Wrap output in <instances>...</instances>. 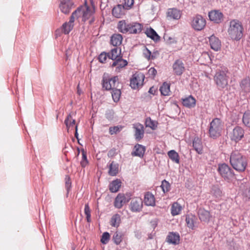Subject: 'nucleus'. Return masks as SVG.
<instances>
[{
	"mask_svg": "<svg viewBox=\"0 0 250 250\" xmlns=\"http://www.w3.org/2000/svg\"><path fill=\"white\" fill-rule=\"evenodd\" d=\"M122 182L121 180L116 179L110 183L109 185V189L112 193H115L118 191L121 188Z\"/></svg>",
	"mask_w": 250,
	"mask_h": 250,
	"instance_id": "obj_31",
	"label": "nucleus"
},
{
	"mask_svg": "<svg viewBox=\"0 0 250 250\" xmlns=\"http://www.w3.org/2000/svg\"><path fill=\"white\" fill-rule=\"evenodd\" d=\"M65 188L67 190V195L68 194L71 188V181L70 177L68 176H66L65 178Z\"/></svg>",
	"mask_w": 250,
	"mask_h": 250,
	"instance_id": "obj_52",
	"label": "nucleus"
},
{
	"mask_svg": "<svg viewBox=\"0 0 250 250\" xmlns=\"http://www.w3.org/2000/svg\"><path fill=\"white\" fill-rule=\"evenodd\" d=\"M145 33L146 34L147 37L150 38L155 42H157L160 40V37L151 27L147 28L146 30Z\"/></svg>",
	"mask_w": 250,
	"mask_h": 250,
	"instance_id": "obj_33",
	"label": "nucleus"
},
{
	"mask_svg": "<svg viewBox=\"0 0 250 250\" xmlns=\"http://www.w3.org/2000/svg\"><path fill=\"white\" fill-rule=\"evenodd\" d=\"M130 199V195L129 194H125L120 193L115 199L114 202V207L118 209H120L122 208L124 204L128 203Z\"/></svg>",
	"mask_w": 250,
	"mask_h": 250,
	"instance_id": "obj_8",
	"label": "nucleus"
},
{
	"mask_svg": "<svg viewBox=\"0 0 250 250\" xmlns=\"http://www.w3.org/2000/svg\"><path fill=\"white\" fill-rule=\"evenodd\" d=\"M209 19L216 23L221 22L223 20V14L219 10H212L208 13Z\"/></svg>",
	"mask_w": 250,
	"mask_h": 250,
	"instance_id": "obj_12",
	"label": "nucleus"
},
{
	"mask_svg": "<svg viewBox=\"0 0 250 250\" xmlns=\"http://www.w3.org/2000/svg\"><path fill=\"white\" fill-rule=\"evenodd\" d=\"M240 86L243 92L246 94L250 93V78L247 77L243 79Z\"/></svg>",
	"mask_w": 250,
	"mask_h": 250,
	"instance_id": "obj_29",
	"label": "nucleus"
},
{
	"mask_svg": "<svg viewBox=\"0 0 250 250\" xmlns=\"http://www.w3.org/2000/svg\"><path fill=\"white\" fill-rule=\"evenodd\" d=\"M167 16L173 20H179L181 16V13L180 10L176 8H170L168 10Z\"/></svg>",
	"mask_w": 250,
	"mask_h": 250,
	"instance_id": "obj_34",
	"label": "nucleus"
},
{
	"mask_svg": "<svg viewBox=\"0 0 250 250\" xmlns=\"http://www.w3.org/2000/svg\"><path fill=\"white\" fill-rule=\"evenodd\" d=\"M80 9H76L75 10L71 15L69 19V21L68 22V23L70 24L69 25V30H68V32H70L74 27V22L75 21V19L76 17H75V15L76 14L79 13Z\"/></svg>",
	"mask_w": 250,
	"mask_h": 250,
	"instance_id": "obj_43",
	"label": "nucleus"
},
{
	"mask_svg": "<svg viewBox=\"0 0 250 250\" xmlns=\"http://www.w3.org/2000/svg\"><path fill=\"white\" fill-rule=\"evenodd\" d=\"M229 163L232 167L239 172H244L248 165L246 157L238 150H233L230 153Z\"/></svg>",
	"mask_w": 250,
	"mask_h": 250,
	"instance_id": "obj_1",
	"label": "nucleus"
},
{
	"mask_svg": "<svg viewBox=\"0 0 250 250\" xmlns=\"http://www.w3.org/2000/svg\"><path fill=\"white\" fill-rule=\"evenodd\" d=\"M242 194L245 201L250 200V188L248 186H244V189H242Z\"/></svg>",
	"mask_w": 250,
	"mask_h": 250,
	"instance_id": "obj_42",
	"label": "nucleus"
},
{
	"mask_svg": "<svg viewBox=\"0 0 250 250\" xmlns=\"http://www.w3.org/2000/svg\"><path fill=\"white\" fill-rule=\"evenodd\" d=\"M131 22L125 20H122L118 22L117 28L119 32L123 34L127 33L129 31V28Z\"/></svg>",
	"mask_w": 250,
	"mask_h": 250,
	"instance_id": "obj_20",
	"label": "nucleus"
},
{
	"mask_svg": "<svg viewBox=\"0 0 250 250\" xmlns=\"http://www.w3.org/2000/svg\"><path fill=\"white\" fill-rule=\"evenodd\" d=\"M82 160L81 161V165L83 167H84L87 165L88 162L87 159L86 152L83 149L82 150Z\"/></svg>",
	"mask_w": 250,
	"mask_h": 250,
	"instance_id": "obj_48",
	"label": "nucleus"
},
{
	"mask_svg": "<svg viewBox=\"0 0 250 250\" xmlns=\"http://www.w3.org/2000/svg\"><path fill=\"white\" fill-rule=\"evenodd\" d=\"M133 127L135 129L134 137L135 140L139 141L144 137V127L141 124L137 123L133 125Z\"/></svg>",
	"mask_w": 250,
	"mask_h": 250,
	"instance_id": "obj_13",
	"label": "nucleus"
},
{
	"mask_svg": "<svg viewBox=\"0 0 250 250\" xmlns=\"http://www.w3.org/2000/svg\"><path fill=\"white\" fill-rule=\"evenodd\" d=\"M114 112L113 110H108L106 111L105 116L108 120H112L114 118Z\"/></svg>",
	"mask_w": 250,
	"mask_h": 250,
	"instance_id": "obj_56",
	"label": "nucleus"
},
{
	"mask_svg": "<svg viewBox=\"0 0 250 250\" xmlns=\"http://www.w3.org/2000/svg\"><path fill=\"white\" fill-rule=\"evenodd\" d=\"M167 155L171 160L177 164L180 162V158L178 153L174 150H171L167 153Z\"/></svg>",
	"mask_w": 250,
	"mask_h": 250,
	"instance_id": "obj_38",
	"label": "nucleus"
},
{
	"mask_svg": "<svg viewBox=\"0 0 250 250\" xmlns=\"http://www.w3.org/2000/svg\"><path fill=\"white\" fill-rule=\"evenodd\" d=\"M242 122L246 127L250 128V110H247L244 113Z\"/></svg>",
	"mask_w": 250,
	"mask_h": 250,
	"instance_id": "obj_40",
	"label": "nucleus"
},
{
	"mask_svg": "<svg viewBox=\"0 0 250 250\" xmlns=\"http://www.w3.org/2000/svg\"><path fill=\"white\" fill-rule=\"evenodd\" d=\"M142 29L143 25L142 24L137 22H131L129 28V30L127 33L138 34L141 32Z\"/></svg>",
	"mask_w": 250,
	"mask_h": 250,
	"instance_id": "obj_24",
	"label": "nucleus"
},
{
	"mask_svg": "<svg viewBox=\"0 0 250 250\" xmlns=\"http://www.w3.org/2000/svg\"><path fill=\"white\" fill-rule=\"evenodd\" d=\"M206 25V20L200 15L193 17L191 22V27L196 31L203 30Z\"/></svg>",
	"mask_w": 250,
	"mask_h": 250,
	"instance_id": "obj_6",
	"label": "nucleus"
},
{
	"mask_svg": "<svg viewBox=\"0 0 250 250\" xmlns=\"http://www.w3.org/2000/svg\"><path fill=\"white\" fill-rule=\"evenodd\" d=\"M110 83L112 85V88H116L118 87L119 83V78L118 76L110 77Z\"/></svg>",
	"mask_w": 250,
	"mask_h": 250,
	"instance_id": "obj_50",
	"label": "nucleus"
},
{
	"mask_svg": "<svg viewBox=\"0 0 250 250\" xmlns=\"http://www.w3.org/2000/svg\"><path fill=\"white\" fill-rule=\"evenodd\" d=\"M228 72L227 68L225 67L216 72L214 76V81L219 87L224 88L228 85V77L227 76Z\"/></svg>",
	"mask_w": 250,
	"mask_h": 250,
	"instance_id": "obj_4",
	"label": "nucleus"
},
{
	"mask_svg": "<svg viewBox=\"0 0 250 250\" xmlns=\"http://www.w3.org/2000/svg\"><path fill=\"white\" fill-rule=\"evenodd\" d=\"M141 98L143 101L147 102L151 100L152 96L150 95H149V94L148 92L145 93L143 95L141 96Z\"/></svg>",
	"mask_w": 250,
	"mask_h": 250,
	"instance_id": "obj_57",
	"label": "nucleus"
},
{
	"mask_svg": "<svg viewBox=\"0 0 250 250\" xmlns=\"http://www.w3.org/2000/svg\"><path fill=\"white\" fill-rule=\"evenodd\" d=\"M209 42L210 47L215 51H217L221 49V42L218 38L214 35H211L209 38Z\"/></svg>",
	"mask_w": 250,
	"mask_h": 250,
	"instance_id": "obj_16",
	"label": "nucleus"
},
{
	"mask_svg": "<svg viewBox=\"0 0 250 250\" xmlns=\"http://www.w3.org/2000/svg\"><path fill=\"white\" fill-rule=\"evenodd\" d=\"M180 241V235L177 232H169L167 237V241L169 244H178Z\"/></svg>",
	"mask_w": 250,
	"mask_h": 250,
	"instance_id": "obj_28",
	"label": "nucleus"
},
{
	"mask_svg": "<svg viewBox=\"0 0 250 250\" xmlns=\"http://www.w3.org/2000/svg\"><path fill=\"white\" fill-rule=\"evenodd\" d=\"M102 88L105 90L109 91L112 89L110 83V77L107 73H104L103 76L102 81Z\"/></svg>",
	"mask_w": 250,
	"mask_h": 250,
	"instance_id": "obj_19",
	"label": "nucleus"
},
{
	"mask_svg": "<svg viewBox=\"0 0 250 250\" xmlns=\"http://www.w3.org/2000/svg\"><path fill=\"white\" fill-rule=\"evenodd\" d=\"M217 170L221 176L227 182H230L234 177L233 170L226 163L219 164Z\"/></svg>",
	"mask_w": 250,
	"mask_h": 250,
	"instance_id": "obj_5",
	"label": "nucleus"
},
{
	"mask_svg": "<svg viewBox=\"0 0 250 250\" xmlns=\"http://www.w3.org/2000/svg\"><path fill=\"white\" fill-rule=\"evenodd\" d=\"M123 37L120 34H114L111 37L110 43L114 46L117 47L122 42Z\"/></svg>",
	"mask_w": 250,
	"mask_h": 250,
	"instance_id": "obj_35",
	"label": "nucleus"
},
{
	"mask_svg": "<svg viewBox=\"0 0 250 250\" xmlns=\"http://www.w3.org/2000/svg\"><path fill=\"white\" fill-rule=\"evenodd\" d=\"M146 126L149 127L152 129H155L156 127L154 121L152 120L150 117L146 119Z\"/></svg>",
	"mask_w": 250,
	"mask_h": 250,
	"instance_id": "obj_55",
	"label": "nucleus"
},
{
	"mask_svg": "<svg viewBox=\"0 0 250 250\" xmlns=\"http://www.w3.org/2000/svg\"><path fill=\"white\" fill-rule=\"evenodd\" d=\"M159 90L162 95L168 96L169 95L170 92V84L167 82L163 83L162 85L160 86Z\"/></svg>",
	"mask_w": 250,
	"mask_h": 250,
	"instance_id": "obj_36",
	"label": "nucleus"
},
{
	"mask_svg": "<svg viewBox=\"0 0 250 250\" xmlns=\"http://www.w3.org/2000/svg\"><path fill=\"white\" fill-rule=\"evenodd\" d=\"M145 76L142 73L133 74L130 81V86L133 89L141 87L143 84Z\"/></svg>",
	"mask_w": 250,
	"mask_h": 250,
	"instance_id": "obj_7",
	"label": "nucleus"
},
{
	"mask_svg": "<svg viewBox=\"0 0 250 250\" xmlns=\"http://www.w3.org/2000/svg\"><path fill=\"white\" fill-rule=\"evenodd\" d=\"M211 193L216 198H220L222 195V192L218 186H212L211 189Z\"/></svg>",
	"mask_w": 250,
	"mask_h": 250,
	"instance_id": "obj_41",
	"label": "nucleus"
},
{
	"mask_svg": "<svg viewBox=\"0 0 250 250\" xmlns=\"http://www.w3.org/2000/svg\"><path fill=\"white\" fill-rule=\"evenodd\" d=\"M148 93L149 94V95L151 94L153 96L157 95V94H158L157 88L156 87H154V86H151L149 89Z\"/></svg>",
	"mask_w": 250,
	"mask_h": 250,
	"instance_id": "obj_61",
	"label": "nucleus"
},
{
	"mask_svg": "<svg viewBox=\"0 0 250 250\" xmlns=\"http://www.w3.org/2000/svg\"><path fill=\"white\" fill-rule=\"evenodd\" d=\"M108 58L113 61L118 58L123 57L120 47H115L108 52Z\"/></svg>",
	"mask_w": 250,
	"mask_h": 250,
	"instance_id": "obj_22",
	"label": "nucleus"
},
{
	"mask_svg": "<svg viewBox=\"0 0 250 250\" xmlns=\"http://www.w3.org/2000/svg\"><path fill=\"white\" fill-rule=\"evenodd\" d=\"M244 130L239 126H236L233 128L232 132L229 134L230 139L236 142L241 140L244 137Z\"/></svg>",
	"mask_w": 250,
	"mask_h": 250,
	"instance_id": "obj_10",
	"label": "nucleus"
},
{
	"mask_svg": "<svg viewBox=\"0 0 250 250\" xmlns=\"http://www.w3.org/2000/svg\"><path fill=\"white\" fill-rule=\"evenodd\" d=\"M196 100L191 95L188 96L183 99V105L188 108H192L195 107L196 105Z\"/></svg>",
	"mask_w": 250,
	"mask_h": 250,
	"instance_id": "obj_27",
	"label": "nucleus"
},
{
	"mask_svg": "<svg viewBox=\"0 0 250 250\" xmlns=\"http://www.w3.org/2000/svg\"><path fill=\"white\" fill-rule=\"evenodd\" d=\"M108 174L111 176H116L119 172V164L114 161H111L109 164Z\"/></svg>",
	"mask_w": 250,
	"mask_h": 250,
	"instance_id": "obj_32",
	"label": "nucleus"
},
{
	"mask_svg": "<svg viewBox=\"0 0 250 250\" xmlns=\"http://www.w3.org/2000/svg\"><path fill=\"white\" fill-rule=\"evenodd\" d=\"M125 10L122 4H119L112 9V14L116 18H121L125 14Z\"/></svg>",
	"mask_w": 250,
	"mask_h": 250,
	"instance_id": "obj_17",
	"label": "nucleus"
},
{
	"mask_svg": "<svg viewBox=\"0 0 250 250\" xmlns=\"http://www.w3.org/2000/svg\"><path fill=\"white\" fill-rule=\"evenodd\" d=\"M84 211L85 215L91 214V210L88 203L85 204Z\"/></svg>",
	"mask_w": 250,
	"mask_h": 250,
	"instance_id": "obj_63",
	"label": "nucleus"
},
{
	"mask_svg": "<svg viewBox=\"0 0 250 250\" xmlns=\"http://www.w3.org/2000/svg\"><path fill=\"white\" fill-rule=\"evenodd\" d=\"M148 74L149 77L154 78L157 74V70L154 67H151L148 70Z\"/></svg>",
	"mask_w": 250,
	"mask_h": 250,
	"instance_id": "obj_60",
	"label": "nucleus"
},
{
	"mask_svg": "<svg viewBox=\"0 0 250 250\" xmlns=\"http://www.w3.org/2000/svg\"><path fill=\"white\" fill-rule=\"evenodd\" d=\"M123 127L121 125H117L110 127L109 128V132L110 135H113L120 132Z\"/></svg>",
	"mask_w": 250,
	"mask_h": 250,
	"instance_id": "obj_49",
	"label": "nucleus"
},
{
	"mask_svg": "<svg viewBox=\"0 0 250 250\" xmlns=\"http://www.w3.org/2000/svg\"><path fill=\"white\" fill-rule=\"evenodd\" d=\"M94 10H92L87 4L85 3V6H83V9L82 10V21L85 22L87 20L90 19L93 15Z\"/></svg>",
	"mask_w": 250,
	"mask_h": 250,
	"instance_id": "obj_18",
	"label": "nucleus"
},
{
	"mask_svg": "<svg viewBox=\"0 0 250 250\" xmlns=\"http://www.w3.org/2000/svg\"><path fill=\"white\" fill-rule=\"evenodd\" d=\"M128 64V62L126 60L123 59V57H120L114 60L111 66L112 67H116L115 71L120 72L121 68L125 67Z\"/></svg>",
	"mask_w": 250,
	"mask_h": 250,
	"instance_id": "obj_15",
	"label": "nucleus"
},
{
	"mask_svg": "<svg viewBox=\"0 0 250 250\" xmlns=\"http://www.w3.org/2000/svg\"><path fill=\"white\" fill-rule=\"evenodd\" d=\"M143 207V201L141 198L133 199L130 204V209L132 212H140Z\"/></svg>",
	"mask_w": 250,
	"mask_h": 250,
	"instance_id": "obj_14",
	"label": "nucleus"
},
{
	"mask_svg": "<svg viewBox=\"0 0 250 250\" xmlns=\"http://www.w3.org/2000/svg\"><path fill=\"white\" fill-rule=\"evenodd\" d=\"M107 57L108 58V53L103 52L99 55L98 59L100 62L104 63L106 60Z\"/></svg>",
	"mask_w": 250,
	"mask_h": 250,
	"instance_id": "obj_54",
	"label": "nucleus"
},
{
	"mask_svg": "<svg viewBox=\"0 0 250 250\" xmlns=\"http://www.w3.org/2000/svg\"><path fill=\"white\" fill-rule=\"evenodd\" d=\"M223 125L220 119L215 118L209 124L208 133L210 138L216 139L221 135Z\"/></svg>",
	"mask_w": 250,
	"mask_h": 250,
	"instance_id": "obj_3",
	"label": "nucleus"
},
{
	"mask_svg": "<svg viewBox=\"0 0 250 250\" xmlns=\"http://www.w3.org/2000/svg\"><path fill=\"white\" fill-rule=\"evenodd\" d=\"M112 97L114 102L117 103L119 101L121 95V91L119 88H113L111 90Z\"/></svg>",
	"mask_w": 250,
	"mask_h": 250,
	"instance_id": "obj_39",
	"label": "nucleus"
},
{
	"mask_svg": "<svg viewBox=\"0 0 250 250\" xmlns=\"http://www.w3.org/2000/svg\"><path fill=\"white\" fill-rule=\"evenodd\" d=\"M227 245L229 250H236V243L233 240L227 241Z\"/></svg>",
	"mask_w": 250,
	"mask_h": 250,
	"instance_id": "obj_58",
	"label": "nucleus"
},
{
	"mask_svg": "<svg viewBox=\"0 0 250 250\" xmlns=\"http://www.w3.org/2000/svg\"><path fill=\"white\" fill-rule=\"evenodd\" d=\"M69 25H70V24L68 23V22H64L62 25L63 33L65 34H68L70 33V32L68 31V30H69Z\"/></svg>",
	"mask_w": 250,
	"mask_h": 250,
	"instance_id": "obj_62",
	"label": "nucleus"
},
{
	"mask_svg": "<svg viewBox=\"0 0 250 250\" xmlns=\"http://www.w3.org/2000/svg\"><path fill=\"white\" fill-rule=\"evenodd\" d=\"M192 146L194 150L199 154H201L203 152V145L201 140L198 137L194 138L192 142Z\"/></svg>",
	"mask_w": 250,
	"mask_h": 250,
	"instance_id": "obj_30",
	"label": "nucleus"
},
{
	"mask_svg": "<svg viewBox=\"0 0 250 250\" xmlns=\"http://www.w3.org/2000/svg\"><path fill=\"white\" fill-rule=\"evenodd\" d=\"M160 187L164 193L169 192L171 189V185L166 180H164L162 181Z\"/></svg>",
	"mask_w": 250,
	"mask_h": 250,
	"instance_id": "obj_44",
	"label": "nucleus"
},
{
	"mask_svg": "<svg viewBox=\"0 0 250 250\" xmlns=\"http://www.w3.org/2000/svg\"><path fill=\"white\" fill-rule=\"evenodd\" d=\"M121 223V216L119 214H114L110 219V225L118 228Z\"/></svg>",
	"mask_w": 250,
	"mask_h": 250,
	"instance_id": "obj_37",
	"label": "nucleus"
},
{
	"mask_svg": "<svg viewBox=\"0 0 250 250\" xmlns=\"http://www.w3.org/2000/svg\"><path fill=\"white\" fill-rule=\"evenodd\" d=\"M151 54V51L147 48L146 47L144 50V51H143L144 56L148 60H150Z\"/></svg>",
	"mask_w": 250,
	"mask_h": 250,
	"instance_id": "obj_59",
	"label": "nucleus"
},
{
	"mask_svg": "<svg viewBox=\"0 0 250 250\" xmlns=\"http://www.w3.org/2000/svg\"><path fill=\"white\" fill-rule=\"evenodd\" d=\"M243 32L244 28L241 21L237 20L230 21L228 33L232 40L239 41L243 36Z\"/></svg>",
	"mask_w": 250,
	"mask_h": 250,
	"instance_id": "obj_2",
	"label": "nucleus"
},
{
	"mask_svg": "<svg viewBox=\"0 0 250 250\" xmlns=\"http://www.w3.org/2000/svg\"><path fill=\"white\" fill-rule=\"evenodd\" d=\"M123 234L121 232H116L113 236V240L115 244L119 245L122 241Z\"/></svg>",
	"mask_w": 250,
	"mask_h": 250,
	"instance_id": "obj_46",
	"label": "nucleus"
},
{
	"mask_svg": "<svg viewBox=\"0 0 250 250\" xmlns=\"http://www.w3.org/2000/svg\"><path fill=\"white\" fill-rule=\"evenodd\" d=\"M197 220L196 216L191 213L187 215L186 216V222L187 227L191 229H194Z\"/></svg>",
	"mask_w": 250,
	"mask_h": 250,
	"instance_id": "obj_25",
	"label": "nucleus"
},
{
	"mask_svg": "<svg viewBox=\"0 0 250 250\" xmlns=\"http://www.w3.org/2000/svg\"><path fill=\"white\" fill-rule=\"evenodd\" d=\"M110 239V234L108 232H104L103 233L101 239V242L103 244H106Z\"/></svg>",
	"mask_w": 250,
	"mask_h": 250,
	"instance_id": "obj_51",
	"label": "nucleus"
},
{
	"mask_svg": "<svg viewBox=\"0 0 250 250\" xmlns=\"http://www.w3.org/2000/svg\"><path fill=\"white\" fill-rule=\"evenodd\" d=\"M64 124L66 125L68 130L70 127L75 125V120L72 119V116L70 114H69L65 119Z\"/></svg>",
	"mask_w": 250,
	"mask_h": 250,
	"instance_id": "obj_45",
	"label": "nucleus"
},
{
	"mask_svg": "<svg viewBox=\"0 0 250 250\" xmlns=\"http://www.w3.org/2000/svg\"><path fill=\"white\" fill-rule=\"evenodd\" d=\"M198 216L201 221L205 222H208L210 217V212L202 208L198 209Z\"/></svg>",
	"mask_w": 250,
	"mask_h": 250,
	"instance_id": "obj_21",
	"label": "nucleus"
},
{
	"mask_svg": "<svg viewBox=\"0 0 250 250\" xmlns=\"http://www.w3.org/2000/svg\"><path fill=\"white\" fill-rule=\"evenodd\" d=\"M144 202L146 206H155V199L154 196L150 192H146L144 196Z\"/></svg>",
	"mask_w": 250,
	"mask_h": 250,
	"instance_id": "obj_23",
	"label": "nucleus"
},
{
	"mask_svg": "<svg viewBox=\"0 0 250 250\" xmlns=\"http://www.w3.org/2000/svg\"><path fill=\"white\" fill-rule=\"evenodd\" d=\"M80 9L79 13L75 15L76 19H78L82 15V10L83 9V6L81 5L77 8V9Z\"/></svg>",
	"mask_w": 250,
	"mask_h": 250,
	"instance_id": "obj_64",
	"label": "nucleus"
},
{
	"mask_svg": "<svg viewBox=\"0 0 250 250\" xmlns=\"http://www.w3.org/2000/svg\"><path fill=\"white\" fill-rule=\"evenodd\" d=\"M74 5V3L72 0H60L59 8L64 14H69Z\"/></svg>",
	"mask_w": 250,
	"mask_h": 250,
	"instance_id": "obj_9",
	"label": "nucleus"
},
{
	"mask_svg": "<svg viewBox=\"0 0 250 250\" xmlns=\"http://www.w3.org/2000/svg\"><path fill=\"white\" fill-rule=\"evenodd\" d=\"M174 74L177 76H181L185 70L184 63L181 59H177L172 65Z\"/></svg>",
	"mask_w": 250,
	"mask_h": 250,
	"instance_id": "obj_11",
	"label": "nucleus"
},
{
	"mask_svg": "<svg viewBox=\"0 0 250 250\" xmlns=\"http://www.w3.org/2000/svg\"><path fill=\"white\" fill-rule=\"evenodd\" d=\"M124 1L122 5L126 10L130 9L134 4V0H124Z\"/></svg>",
	"mask_w": 250,
	"mask_h": 250,
	"instance_id": "obj_53",
	"label": "nucleus"
},
{
	"mask_svg": "<svg viewBox=\"0 0 250 250\" xmlns=\"http://www.w3.org/2000/svg\"><path fill=\"white\" fill-rule=\"evenodd\" d=\"M181 211V207L178 204H173L171 208V213L173 216L178 215Z\"/></svg>",
	"mask_w": 250,
	"mask_h": 250,
	"instance_id": "obj_47",
	"label": "nucleus"
},
{
	"mask_svg": "<svg viewBox=\"0 0 250 250\" xmlns=\"http://www.w3.org/2000/svg\"><path fill=\"white\" fill-rule=\"evenodd\" d=\"M134 151L131 152V155L133 156H138L143 157L146 151V148L144 146L140 144H136L134 146Z\"/></svg>",
	"mask_w": 250,
	"mask_h": 250,
	"instance_id": "obj_26",
	"label": "nucleus"
}]
</instances>
